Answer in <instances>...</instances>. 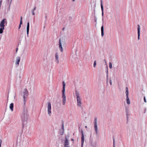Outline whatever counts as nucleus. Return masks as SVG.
I'll return each mask as SVG.
<instances>
[{"label": "nucleus", "instance_id": "f257e3e1", "mask_svg": "<svg viewBox=\"0 0 147 147\" xmlns=\"http://www.w3.org/2000/svg\"><path fill=\"white\" fill-rule=\"evenodd\" d=\"M63 90H62V98L63 99V105H64L66 102V96L65 94V84L64 82H63Z\"/></svg>", "mask_w": 147, "mask_h": 147}, {"label": "nucleus", "instance_id": "f03ea898", "mask_svg": "<svg viewBox=\"0 0 147 147\" xmlns=\"http://www.w3.org/2000/svg\"><path fill=\"white\" fill-rule=\"evenodd\" d=\"M23 99L24 104L25 105L26 101V97L28 95V92L26 89H25L23 92Z\"/></svg>", "mask_w": 147, "mask_h": 147}, {"label": "nucleus", "instance_id": "7ed1b4c3", "mask_svg": "<svg viewBox=\"0 0 147 147\" xmlns=\"http://www.w3.org/2000/svg\"><path fill=\"white\" fill-rule=\"evenodd\" d=\"M76 95L77 96L78 105L80 107L81 104V100L79 96V93L78 92L76 91Z\"/></svg>", "mask_w": 147, "mask_h": 147}, {"label": "nucleus", "instance_id": "20e7f679", "mask_svg": "<svg viewBox=\"0 0 147 147\" xmlns=\"http://www.w3.org/2000/svg\"><path fill=\"white\" fill-rule=\"evenodd\" d=\"M6 23V25L7 23V20L5 19H3L0 23V27L5 28V24Z\"/></svg>", "mask_w": 147, "mask_h": 147}, {"label": "nucleus", "instance_id": "39448f33", "mask_svg": "<svg viewBox=\"0 0 147 147\" xmlns=\"http://www.w3.org/2000/svg\"><path fill=\"white\" fill-rule=\"evenodd\" d=\"M47 110L48 114L49 116L51 115V103L48 102L47 106Z\"/></svg>", "mask_w": 147, "mask_h": 147}, {"label": "nucleus", "instance_id": "423d86ee", "mask_svg": "<svg viewBox=\"0 0 147 147\" xmlns=\"http://www.w3.org/2000/svg\"><path fill=\"white\" fill-rule=\"evenodd\" d=\"M94 126L95 131H96V134L97 133L98 130H97V119L95 118L94 119Z\"/></svg>", "mask_w": 147, "mask_h": 147}, {"label": "nucleus", "instance_id": "0eeeda50", "mask_svg": "<svg viewBox=\"0 0 147 147\" xmlns=\"http://www.w3.org/2000/svg\"><path fill=\"white\" fill-rule=\"evenodd\" d=\"M82 136L81 137V144L82 145H83L84 142V137L83 134V133L82 131Z\"/></svg>", "mask_w": 147, "mask_h": 147}, {"label": "nucleus", "instance_id": "6e6552de", "mask_svg": "<svg viewBox=\"0 0 147 147\" xmlns=\"http://www.w3.org/2000/svg\"><path fill=\"white\" fill-rule=\"evenodd\" d=\"M59 49H60V51L61 52H63V48H62L61 45V39H59Z\"/></svg>", "mask_w": 147, "mask_h": 147}, {"label": "nucleus", "instance_id": "1a4fd4ad", "mask_svg": "<svg viewBox=\"0 0 147 147\" xmlns=\"http://www.w3.org/2000/svg\"><path fill=\"white\" fill-rule=\"evenodd\" d=\"M55 58H56V61L57 63H58L59 62V56L58 54L57 53H55Z\"/></svg>", "mask_w": 147, "mask_h": 147}, {"label": "nucleus", "instance_id": "9d476101", "mask_svg": "<svg viewBox=\"0 0 147 147\" xmlns=\"http://www.w3.org/2000/svg\"><path fill=\"white\" fill-rule=\"evenodd\" d=\"M140 26L139 25H138V39H139L140 36Z\"/></svg>", "mask_w": 147, "mask_h": 147}, {"label": "nucleus", "instance_id": "9b49d317", "mask_svg": "<svg viewBox=\"0 0 147 147\" xmlns=\"http://www.w3.org/2000/svg\"><path fill=\"white\" fill-rule=\"evenodd\" d=\"M20 58L19 57H16V64L17 65H19V62L20 61Z\"/></svg>", "mask_w": 147, "mask_h": 147}, {"label": "nucleus", "instance_id": "f8f14e48", "mask_svg": "<svg viewBox=\"0 0 147 147\" xmlns=\"http://www.w3.org/2000/svg\"><path fill=\"white\" fill-rule=\"evenodd\" d=\"M102 2V0H100L101 7V10L102 11V15H103V6Z\"/></svg>", "mask_w": 147, "mask_h": 147}, {"label": "nucleus", "instance_id": "ddd939ff", "mask_svg": "<svg viewBox=\"0 0 147 147\" xmlns=\"http://www.w3.org/2000/svg\"><path fill=\"white\" fill-rule=\"evenodd\" d=\"M29 29V23L28 22L27 23V35H28Z\"/></svg>", "mask_w": 147, "mask_h": 147}, {"label": "nucleus", "instance_id": "4468645a", "mask_svg": "<svg viewBox=\"0 0 147 147\" xmlns=\"http://www.w3.org/2000/svg\"><path fill=\"white\" fill-rule=\"evenodd\" d=\"M69 145V142L68 140L66 138L64 142V146H68Z\"/></svg>", "mask_w": 147, "mask_h": 147}, {"label": "nucleus", "instance_id": "2eb2a0df", "mask_svg": "<svg viewBox=\"0 0 147 147\" xmlns=\"http://www.w3.org/2000/svg\"><path fill=\"white\" fill-rule=\"evenodd\" d=\"M13 103H11L9 106V108L12 111H13Z\"/></svg>", "mask_w": 147, "mask_h": 147}, {"label": "nucleus", "instance_id": "dca6fc26", "mask_svg": "<svg viewBox=\"0 0 147 147\" xmlns=\"http://www.w3.org/2000/svg\"><path fill=\"white\" fill-rule=\"evenodd\" d=\"M101 36H103L104 35V27L103 26L101 27Z\"/></svg>", "mask_w": 147, "mask_h": 147}, {"label": "nucleus", "instance_id": "f3484780", "mask_svg": "<svg viewBox=\"0 0 147 147\" xmlns=\"http://www.w3.org/2000/svg\"><path fill=\"white\" fill-rule=\"evenodd\" d=\"M126 98H127V99H126L127 103L128 105H129L130 104V101L129 100V98L128 96L126 97Z\"/></svg>", "mask_w": 147, "mask_h": 147}, {"label": "nucleus", "instance_id": "a211bd4d", "mask_svg": "<svg viewBox=\"0 0 147 147\" xmlns=\"http://www.w3.org/2000/svg\"><path fill=\"white\" fill-rule=\"evenodd\" d=\"M5 28L0 27V34H2L3 32V30H4Z\"/></svg>", "mask_w": 147, "mask_h": 147}, {"label": "nucleus", "instance_id": "6ab92c4d", "mask_svg": "<svg viewBox=\"0 0 147 147\" xmlns=\"http://www.w3.org/2000/svg\"><path fill=\"white\" fill-rule=\"evenodd\" d=\"M109 67L111 69L112 67V64L111 62L109 63Z\"/></svg>", "mask_w": 147, "mask_h": 147}, {"label": "nucleus", "instance_id": "aec40b11", "mask_svg": "<svg viewBox=\"0 0 147 147\" xmlns=\"http://www.w3.org/2000/svg\"><path fill=\"white\" fill-rule=\"evenodd\" d=\"M125 93L126 94V97L128 96V90H127L126 91Z\"/></svg>", "mask_w": 147, "mask_h": 147}, {"label": "nucleus", "instance_id": "412c9836", "mask_svg": "<svg viewBox=\"0 0 147 147\" xmlns=\"http://www.w3.org/2000/svg\"><path fill=\"white\" fill-rule=\"evenodd\" d=\"M96 61H95L94 62V65H93L94 67H96Z\"/></svg>", "mask_w": 147, "mask_h": 147}, {"label": "nucleus", "instance_id": "4be33fe9", "mask_svg": "<svg viewBox=\"0 0 147 147\" xmlns=\"http://www.w3.org/2000/svg\"><path fill=\"white\" fill-rule=\"evenodd\" d=\"M20 22V24H22V17H21Z\"/></svg>", "mask_w": 147, "mask_h": 147}, {"label": "nucleus", "instance_id": "5701e85b", "mask_svg": "<svg viewBox=\"0 0 147 147\" xmlns=\"http://www.w3.org/2000/svg\"><path fill=\"white\" fill-rule=\"evenodd\" d=\"M62 129L63 130H64V123L63 122L62 125Z\"/></svg>", "mask_w": 147, "mask_h": 147}, {"label": "nucleus", "instance_id": "b1692460", "mask_svg": "<svg viewBox=\"0 0 147 147\" xmlns=\"http://www.w3.org/2000/svg\"><path fill=\"white\" fill-rule=\"evenodd\" d=\"M1 143H2L1 140V139H0V147H1Z\"/></svg>", "mask_w": 147, "mask_h": 147}, {"label": "nucleus", "instance_id": "393cba45", "mask_svg": "<svg viewBox=\"0 0 147 147\" xmlns=\"http://www.w3.org/2000/svg\"><path fill=\"white\" fill-rule=\"evenodd\" d=\"M113 145H115V140L114 139H113Z\"/></svg>", "mask_w": 147, "mask_h": 147}, {"label": "nucleus", "instance_id": "a878e982", "mask_svg": "<svg viewBox=\"0 0 147 147\" xmlns=\"http://www.w3.org/2000/svg\"><path fill=\"white\" fill-rule=\"evenodd\" d=\"M22 24H20V25H19V27H18V29H20L21 27V25Z\"/></svg>", "mask_w": 147, "mask_h": 147}, {"label": "nucleus", "instance_id": "bb28decb", "mask_svg": "<svg viewBox=\"0 0 147 147\" xmlns=\"http://www.w3.org/2000/svg\"><path fill=\"white\" fill-rule=\"evenodd\" d=\"M144 102H146V98H145V97H144Z\"/></svg>", "mask_w": 147, "mask_h": 147}, {"label": "nucleus", "instance_id": "cd10ccee", "mask_svg": "<svg viewBox=\"0 0 147 147\" xmlns=\"http://www.w3.org/2000/svg\"><path fill=\"white\" fill-rule=\"evenodd\" d=\"M36 9V7H35L34 8V9H33V10H32V11H34L35 9Z\"/></svg>", "mask_w": 147, "mask_h": 147}, {"label": "nucleus", "instance_id": "c85d7f7f", "mask_svg": "<svg viewBox=\"0 0 147 147\" xmlns=\"http://www.w3.org/2000/svg\"><path fill=\"white\" fill-rule=\"evenodd\" d=\"M32 14L33 15H35V13H34V11H32Z\"/></svg>", "mask_w": 147, "mask_h": 147}, {"label": "nucleus", "instance_id": "c756f323", "mask_svg": "<svg viewBox=\"0 0 147 147\" xmlns=\"http://www.w3.org/2000/svg\"><path fill=\"white\" fill-rule=\"evenodd\" d=\"M125 89H126V90H128V88H127V87H126V88H125Z\"/></svg>", "mask_w": 147, "mask_h": 147}, {"label": "nucleus", "instance_id": "7c9ffc66", "mask_svg": "<svg viewBox=\"0 0 147 147\" xmlns=\"http://www.w3.org/2000/svg\"><path fill=\"white\" fill-rule=\"evenodd\" d=\"M18 48L16 49V52L18 51Z\"/></svg>", "mask_w": 147, "mask_h": 147}, {"label": "nucleus", "instance_id": "2f4dec72", "mask_svg": "<svg viewBox=\"0 0 147 147\" xmlns=\"http://www.w3.org/2000/svg\"><path fill=\"white\" fill-rule=\"evenodd\" d=\"M65 147H69L68 146H64Z\"/></svg>", "mask_w": 147, "mask_h": 147}, {"label": "nucleus", "instance_id": "473e14b6", "mask_svg": "<svg viewBox=\"0 0 147 147\" xmlns=\"http://www.w3.org/2000/svg\"><path fill=\"white\" fill-rule=\"evenodd\" d=\"M71 141H74V140L73 139H71Z\"/></svg>", "mask_w": 147, "mask_h": 147}, {"label": "nucleus", "instance_id": "72a5a7b5", "mask_svg": "<svg viewBox=\"0 0 147 147\" xmlns=\"http://www.w3.org/2000/svg\"><path fill=\"white\" fill-rule=\"evenodd\" d=\"M81 147H83V145H82V144H81Z\"/></svg>", "mask_w": 147, "mask_h": 147}, {"label": "nucleus", "instance_id": "f704fd0d", "mask_svg": "<svg viewBox=\"0 0 147 147\" xmlns=\"http://www.w3.org/2000/svg\"><path fill=\"white\" fill-rule=\"evenodd\" d=\"M113 147H115V146L114 145H113Z\"/></svg>", "mask_w": 147, "mask_h": 147}, {"label": "nucleus", "instance_id": "c9c22d12", "mask_svg": "<svg viewBox=\"0 0 147 147\" xmlns=\"http://www.w3.org/2000/svg\"><path fill=\"white\" fill-rule=\"evenodd\" d=\"M85 128H87V126H85Z\"/></svg>", "mask_w": 147, "mask_h": 147}, {"label": "nucleus", "instance_id": "e433bc0d", "mask_svg": "<svg viewBox=\"0 0 147 147\" xmlns=\"http://www.w3.org/2000/svg\"><path fill=\"white\" fill-rule=\"evenodd\" d=\"M75 0H73V1H75Z\"/></svg>", "mask_w": 147, "mask_h": 147}]
</instances>
